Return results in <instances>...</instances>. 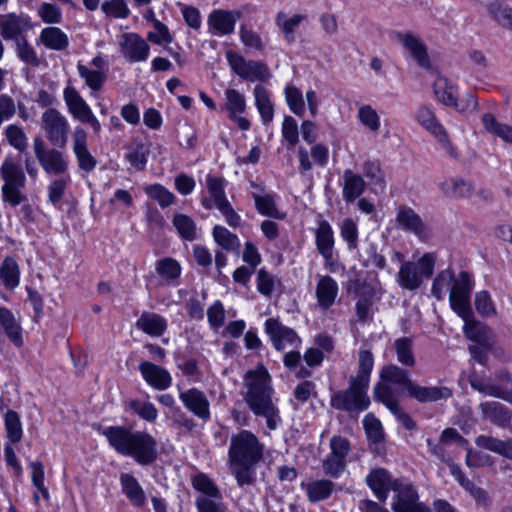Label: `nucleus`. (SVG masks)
<instances>
[{
	"label": "nucleus",
	"mask_w": 512,
	"mask_h": 512,
	"mask_svg": "<svg viewBox=\"0 0 512 512\" xmlns=\"http://www.w3.org/2000/svg\"><path fill=\"white\" fill-rule=\"evenodd\" d=\"M241 17V12L236 10H213L207 18L208 32L213 36L230 35L235 30V25Z\"/></svg>",
	"instance_id": "20"
},
{
	"label": "nucleus",
	"mask_w": 512,
	"mask_h": 512,
	"mask_svg": "<svg viewBox=\"0 0 512 512\" xmlns=\"http://www.w3.org/2000/svg\"><path fill=\"white\" fill-rule=\"evenodd\" d=\"M475 443L478 447L512 459V438L503 441L491 436L480 435L476 438Z\"/></svg>",
	"instance_id": "44"
},
{
	"label": "nucleus",
	"mask_w": 512,
	"mask_h": 512,
	"mask_svg": "<svg viewBox=\"0 0 512 512\" xmlns=\"http://www.w3.org/2000/svg\"><path fill=\"white\" fill-rule=\"evenodd\" d=\"M284 93L289 109L295 115L303 116L306 111V107L301 90L294 85H287Z\"/></svg>",
	"instance_id": "56"
},
{
	"label": "nucleus",
	"mask_w": 512,
	"mask_h": 512,
	"mask_svg": "<svg viewBox=\"0 0 512 512\" xmlns=\"http://www.w3.org/2000/svg\"><path fill=\"white\" fill-rule=\"evenodd\" d=\"M435 256L425 253L417 262L406 261L402 263L397 274L399 285L407 290L418 289L423 278H429L434 271Z\"/></svg>",
	"instance_id": "7"
},
{
	"label": "nucleus",
	"mask_w": 512,
	"mask_h": 512,
	"mask_svg": "<svg viewBox=\"0 0 512 512\" xmlns=\"http://www.w3.org/2000/svg\"><path fill=\"white\" fill-rule=\"evenodd\" d=\"M172 223L182 239L194 241L199 237L196 223L190 216L181 213L175 214Z\"/></svg>",
	"instance_id": "47"
},
{
	"label": "nucleus",
	"mask_w": 512,
	"mask_h": 512,
	"mask_svg": "<svg viewBox=\"0 0 512 512\" xmlns=\"http://www.w3.org/2000/svg\"><path fill=\"white\" fill-rule=\"evenodd\" d=\"M139 371L144 380L156 390H166L172 384L171 374L165 368L152 362H141Z\"/></svg>",
	"instance_id": "28"
},
{
	"label": "nucleus",
	"mask_w": 512,
	"mask_h": 512,
	"mask_svg": "<svg viewBox=\"0 0 512 512\" xmlns=\"http://www.w3.org/2000/svg\"><path fill=\"white\" fill-rule=\"evenodd\" d=\"M489 13L502 27L512 30V8L493 3L489 6Z\"/></svg>",
	"instance_id": "64"
},
{
	"label": "nucleus",
	"mask_w": 512,
	"mask_h": 512,
	"mask_svg": "<svg viewBox=\"0 0 512 512\" xmlns=\"http://www.w3.org/2000/svg\"><path fill=\"white\" fill-rule=\"evenodd\" d=\"M48 175H64L69 169V160L63 152L51 148L47 154L38 161Z\"/></svg>",
	"instance_id": "32"
},
{
	"label": "nucleus",
	"mask_w": 512,
	"mask_h": 512,
	"mask_svg": "<svg viewBox=\"0 0 512 512\" xmlns=\"http://www.w3.org/2000/svg\"><path fill=\"white\" fill-rule=\"evenodd\" d=\"M39 41L46 48L63 51L69 46L68 36L58 27L50 26L42 29Z\"/></svg>",
	"instance_id": "38"
},
{
	"label": "nucleus",
	"mask_w": 512,
	"mask_h": 512,
	"mask_svg": "<svg viewBox=\"0 0 512 512\" xmlns=\"http://www.w3.org/2000/svg\"><path fill=\"white\" fill-rule=\"evenodd\" d=\"M473 289L471 275L466 271H461L457 276L450 269L439 272L432 284V294L438 300H443L449 293V302L452 310L455 312L462 303L468 304Z\"/></svg>",
	"instance_id": "5"
},
{
	"label": "nucleus",
	"mask_w": 512,
	"mask_h": 512,
	"mask_svg": "<svg viewBox=\"0 0 512 512\" xmlns=\"http://www.w3.org/2000/svg\"><path fill=\"white\" fill-rule=\"evenodd\" d=\"M469 383L471 387L488 396L496 397V398H507V396L498 390L497 385L493 384L490 379L480 377L476 374H473L469 378Z\"/></svg>",
	"instance_id": "58"
},
{
	"label": "nucleus",
	"mask_w": 512,
	"mask_h": 512,
	"mask_svg": "<svg viewBox=\"0 0 512 512\" xmlns=\"http://www.w3.org/2000/svg\"><path fill=\"white\" fill-rule=\"evenodd\" d=\"M5 136L8 143L19 152H24L27 149L28 139L20 126L8 125L5 129Z\"/></svg>",
	"instance_id": "62"
},
{
	"label": "nucleus",
	"mask_w": 512,
	"mask_h": 512,
	"mask_svg": "<svg viewBox=\"0 0 512 512\" xmlns=\"http://www.w3.org/2000/svg\"><path fill=\"white\" fill-rule=\"evenodd\" d=\"M239 37L242 44L249 50L263 51L265 49V44L261 36L245 25L240 26Z\"/></svg>",
	"instance_id": "63"
},
{
	"label": "nucleus",
	"mask_w": 512,
	"mask_h": 512,
	"mask_svg": "<svg viewBox=\"0 0 512 512\" xmlns=\"http://www.w3.org/2000/svg\"><path fill=\"white\" fill-rule=\"evenodd\" d=\"M393 37L395 41L403 45L420 67L425 69L430 67L427 46L419 36L410 31H397L394 32Z\"/></svg>",
	"instance_id": "22"
},
{
	"label": "nucleus",
	"mask_w": 512,
	"mask_h": 512,
	"mask_svg": "<svg viewBox=\"0 0 512 512\" xmlns=\"http://www.w3.org/2000/svg\"><path fill=\"white\" fill-rule=\"evenodd\" d=\"M357 119L361 125L372 133H377L380 129V117L371 105H361L358 109Z\"/></svg>",
	"instance_id": "55"
},
{
	"label": "nucleus",
	"mask_w": 512,
	"mask_h": 512,
	"mask_svg": "<svg viewBox=\"0 0 512 512\" xmlns=\"http://www.w3.org/2000/svg\"><path fill=\"white\" fill-rule=\"evenodd\" d=\"M396 223L403 231L414 234L420 241H428L432 237L431 228L420 215L408 206H400L397 210Z\"/></svg>",
	"instance_id": "14"
},
{
	"label": "nucleus",
	"mask_w": 512,
	"mask_h": 512,
	"mask_svg": "<svg viewBox=\"0 0 512 512\" xmlns=\"http://www.w3.org/2000/svg\"><path fill=\"white\" fill-rule=\"evenodd\" d=\"M439 187L446 197L452 199L468 198L474 191L472 183L460 177L446 178L439 184Z\"/></svg>",
	"instance_id": "33"
},
{
	"label": "nucleus",
	"mask_w": 512,
	"mask_h": 512,
	"mask_svg": "<svg viewBox=\"0 0 512 512\" xmlns=\"http://www.w3.org/2000/svg\"><path fill=\"white\" fill-rule=\"evenodd\" d=\"M374 395L377 401L383 403L395 415L405 429L413 430L416 428V422L409 414L403 411L389 386L377 384L374 387Z\"/></svg>",
	"instance_id": "21"
},
{
	"label": "nucleus",
	"mask_w": 512,
	"mask_h": 512,
	"mask_svg": "<svg viewBox=\"0 0 512 512\" xmlns=\"http://www.w3.org/2000/svg\"><path fill=\"white\" fill-rule=\"evenodd\" d=\"M215 243L226 252L239 254L241 243L238 236L222 225H215L212 230Z\"/></svg>",
	"instance_id": "41"
},
{
	"label": "nucleus",
	"mask_w": 512,
	"mask_h": 512,
	"mask_svg": "<svg viewBox=\"0 0 512 512\" xmlns=\"http://www.w3.org/2000/svg\"><path fill=\"white\" fill-rule=\"evenodd\" d=\"M480 408L484 417L498 426H505L511 421L510 410L500 402H485L480 405Z\"/></svg>",
	"instance_id": "39"
},
{
	"label": "nucleus",
	"mask_w": 512,
	"mask_h": 512,
	"mask_svg": "<svg viewBox=\"0 0 512 512\" xmlns=\"http://www.w3.org/2000/svg\"><path fill=\"white\" fill-rule=\"evenodd\" d=\"M225 57L231 71L241 79L249 82H265L271 78V72L267 64L258 60H247L235 50L229 49Z\"/></svg>",
	"instance_id": "8"
},
{
	"label": "nucleus",
	"mask_w": 512,
	"mask_h": 512,
	"mask_svg": "<svg viewBox=\"0 0 512 512\" xmlns=\"http://www.w3.org/2000/svg\"><path fill=\"white\" fill-rule=\"evenodd\" d=\"M455 313L464 321L463 331L469 340L487 344L489 329L483 323L475 320L470 301L465 305L460 301Z\"/></svg>",
	"instance_id": "18"
},
{
	"label": "nucleus",
	"mask_w": 512,
	"mask_h": 512,
	"mask_svg": "<svg viewBox=\"0 0 512 512\" xmlns=\"http://www.w3.org/2000/svg\"><path fill=\"white\" fill-rule=\"evenodd\" d=\"M0 279L7 289H14L20 282V269L16 260L6 257L0 267Z\"/></svg>",
	"instance_id": "46"
},
{
	"label": "nucleus",
	"mask_w": 512,
	"mask_h": 512,
	"mask_svg": "<svg viewBox=\"0 0 512 512\" xmlns=\"http://www.w3.org/2000/svg\"><path fill=\"white\" fill-rule=\"evenodd\" d=\"M392 509L394 512H426V508L419 502V495L414 485L404 479L394 484Z\"/></svg>",
	"instance_id": "11"
},
{
	"label": "nucleus",
	"mask_w": 512,
	"mask_h": 512,
	"mask_svg": "<svg viewBox=\"0 0 512 512\" xmlns=\"http://www.w3.org/2000/svg\"><path fill=\"white\" fill-rule=\"evenodd\" d=\"M0 177L3 180L1 194L4 202L17 207L27 201L24 193L27 178L20 163L12 157H6L0 167Z\"/></svg>",
	"instance_id": "6"
},
{
	"label": "nucleus",
	"mask_w": 512,
	"mask_h": 512,
	"mask_svg": "<svg viewBox=\"0 0 512 512\" xmlns=\"http://www.w3.org/2000/svg\"><path fill=\"white\" fill-rule=\"evenodd\" d=\"M149 155L148 148L141 142H134L128 147L126 160L136 169L143 170Z\"/></svg>",
	"instance_id": "54"
},
{
	"label": "nucleus",
	"mask_w": 512,
	"mask_h": 512,
	"mask_svg": "<svg viewBox=\"0 0 512 512\" xmlns=\"http://www.w3.org/2000/svg\"><path fill=\"white\" fill-rule=\"evenodd\" d=\"M125 406L147 422H154L158 417V410L151 402L131 399L125 402Z\"/></svg>",
	"instance_id": "51"
},
{
	"label": "nucleus",
	"mask_w": 512,
	"mask_h": 512,
	"mask_svg": "<svg viewBox=\"0 0 512 512\" xmlns=\"http://www.w3.org/2000/svg\"><path fill=\"white\" fill-rule=\"evenodd\" d=\"M434 93L441 103L446 106L454 107L459 111H465L469 108L474 110L477 107V101L473 95H468L467 104L465 106H460L457 103L456 88L449 84L444 78H439L435 81Z\"/></svg>",
	"instance_id": "27"
},
{
	"label": "nucleus",
	"mask_w": 512,
	"mask_h": 512,
	"mask_svg": "<svg viewBox=\"0 0 512 512\" xmlns=\"http://www.w3.org/2000/svg\"><path fill=\"white\" fill-rule=\"evenodd\" d=\"M46 138L55 147L64 148L70 130L67 118L57 109L49 108L41 116Z\"/></svg>",
	"instance_id": "10"
},
{
	"label": "nucleus",
	"mask_w": 512,
	"mask_h": 512,
	"mask_svg": "<svg viewBox=\"0 0 512 512\" xmlns=\"http://www.w3.org/2000/svg\"><path fill=\"white\" fill-rule=\"evenodd\" d=\"M135 325L139 330L152 337L162 336L168 326L166 319L154 312H143Z\"/></svg>",
	"instance_id": "34"
},
{
	"label": "nucleus",
	"mask_w": 512,
	"mask_h": 512,
	"mask_svg": "<svg viewBox=\"0 0 512 512\" xmlns=\"http://www.w3.org/2000/svg\"><path fill=\"white\" fill-rule=\"evenodd\" d=\"M334 488L333 482L326 479L315 480L307 484L308 498L313 501H321L328 498Z\"/></svg>",
	"instance_id": "52"
},
{
	"label": "nucleus",
	"mask_w": 512,
	"mask_h": 512,
	"mask_svg": "<svg viewBox=\"0 0 512 512\" xmlns=\"http://www.w3.org/2000/svg\"><path fill=\"white\" fill-rule=\"evenodd\" d=\"M121 54L132 63L144 62L148 59L150 46L139 34L128 32L120 36Z\"/></svg>",
	"instance_id": "19"
},
{
	"label": "nucleus",
	"mask_w": 512,
	"mask_h": 512,
	"mask_svg": "<svg viewBox=\"0 0 512 512\" xmlns=\"http://www.w3.org/2000/svg\"><path fill=\"white\" fill-rule=\"evenodd\" d=\"M255 105L261 116L262 122L268 125L274 117V106L268 90L263 85H256L253 90Z\"/></svg>",
	"instance_id": "40"
},
{
	"label": "nucleus",
	"mask_w": 512,
	"mask_h": 512,
	"mask_svg": "<svg viewBox=\"0 0 512 512\" xmlns=\"http://www.w3.org/2000/svg\"><path fill=\"white\" fill-rule=\"evenodd\" d=\"M265 331L278 351L288 347H297L301 343L298 334L290 327L283 325L278 319L268 318L265 321Z\"/></svg>",
	"instance_id": "15"
},
{
	"label": "nucleus",
	"mask_w": 512,
	"mask_h": 512,
	"mask_svg": "<svg viewBox=\"0 0 512 512\" xmlns=\"http://www.w3.org/2000/svg\"><path fill=\"white\" fill-rule=\"evenodd\" d=\"M63 98L73 118L83 124L90 125L94 134L98 136L102 129L101 124L78 90L71 85L66 86L63 91Z\"/></svg>",
	"instance_id": "9"
},
{
	"label": "nucleus",
	"mask_w": 512,
	"mask_h": 512,
	"mask_svg": "<svg viewBox=\"0 0 512 512\" xmlns=\"http://www.w3.org/2000/svg\"><path fill=\"white\" fill-rule=\"evenodd\" d=\"M15 45L17 56L21 61L31 67H38L40 65V58L26 37L19 39V41L15 42Z\"/></svg>",
	"instance_id": "61"
},
{
	"label": "nucleus",
	"mask_w": 512,
	"mask_h": 512,
	"mask_svg": "<svg viewBox=\"0 0 512 512\" xmlns=\"http://www.w3.org/2000/svg\"><path fill=\"white\" fill-rule=\"evenodd\" d=\"M120 484L123 493L130 502L137 508L142 507L146 501V496L137 479L129 473H123L120 475Z\"/></svg>",
	"instance_id": "37"
},
{
	"label": "nucleus",
	"mask_w": 512,
	"mask_h": 512,
	"mask_svg": "<svg viewBox=\"0 0 512 512\" xmlns=\"http://www.w3.org/2000/svg\"><path fill=\"white\" fill-rule=\"evenodd\" d=\"M314 235L316 248L318 253L324 259L325 268L331 272L335 271L333 258L335 238L333 229L329 222L326 220H320L317 228L315 229Z\"/></svg>",
	"instance_id": "17"
},
{
	"label": "nucleus",
	"mask_w": 512,
	"mask_h": 512,
	"mask_svg": "<svg viewBox=\"0 0 512 512\" xmlns=\"http://www.w3.org/2000/svg\"><path fill=\"white\" fill-rule=\"evenodd\" d=\"M452 395V389L447 386H422L415 381L410 384V389L407 393L409 398H412L419 403H431L442 400L446 401L451 398Z\"/></svg>",
	"instance_id": "25"
},
{
	"label": "nucleus",
	"mask_w": 512,
	"mask_h": 512,
	"mask_svg": "<svg viewBox=\"0 0 512 512\" xmlns=\"http://www.w3.org/2000/svg\"><path fill=\"white\" fill-rule=\"evenodd\" d=\"M206 184L210 198L213 199L214 206L223 215L226 223L232 228L239 227L241 224V217L226 198L223 180L221 178L208 175L206 178Z\"/></svg>",
	"instance_id": "12"
},
{
	"label": "nucleus",
	"mask_w": 512,
	"mask_h": 512,
	"mask_svg": "<svg viewBox=\"0 0 512 512\" xmlns=\"http://www.w3.org/2000/svg\"><path fill=\"white\" fill-rule=\"evenodd\" d=\"M416 118L418 123L438 140L451 158L456 159L458 157L457 149L449 141L445 128L439 123L430 108L426 106L420 107Z\"/></svg>",
	"instance_id": "13"
},
{
	"label": "nucleus",
	"mask_w": 512,
	"mask_h": 512,
	"mask_svg": "<svg viewBox=\"0 0 512 512\" xmlns=\"http://www.w3.org/2000/svg\"><path fill=\"white\" fill-rule=\"evenodd\" d=\"M338 291V284L331 276H319L315 289L318 307L321 310L330 309L335 303Z\"/></svg>",
	"instance_id": "30"
},
{
	"label": "nucleus",
	"mask_w": 512,
	"mask_h": 512,
	"mask_svg": "<svg viewBox=\"0 0 512 512\" xmlns=\"http://www.w3.org/2000/svg\"><path fill=\"white\" fill-rule=\"evenodd\" d=\"M270 382V375L262 366L247 371L244 376V400L255 416L266 420L269 430H275L281 422V417L272 399L273 388Z\"/></svg>",
	"instance_id": "3"
},
{
	"label": "nucleus",
	"mask_w": 512,
	"mask_h": 512,
	"mask_svg": "<svg viewBox=\"0 0 512 512\" xmlns=\"http://www.w3.org/2000/svg\"><path fill=\"white\" fill-rule=\"evenodd\" d=\"M365 481L379 502L384 503L387 500L389 490L393 491L394 484L399 479L393 478L384 468H376L366 476Z\"/></svg>",
	"instance_id": "26"
},
{
	"label": "nucleus",
	"mask_w": 512,
	"mask_h": 512,
	"mask_svg": "<svg viewBox=\"0 0 512 512\" xmlns=\"http://www.w3.org/2000/svg\"><path fill=\"white\" fill-rule=\"evenodd\" d=\"M179 399L184 407L200 420L207 422L210 419V402L203 391L198 388H190L181 391Z\"/></svg>",
	"instance_id": "24"
},
{
	"label": "nucleus",
	"mask_w": 512,
	"mask_h": 512,
	"mask_svg": "<svg viewBox=\"0 0 512 512\" xmlns=\"http://www.w3.org/2000/svg\"><path fill=\"white\" fill-rule=\"evenodd\" d=\"M77 71L92 92H98L103 88L107 79L106 71L94 70L81 62L77 63Z\"/></svg>",
	"instance_id": "45"
},
{
	"label": "nucleus",
	"mask_w": 512,
	"mask_h": 512,
	"mask_svg": "<svg viewBox=\"0 0 512 512\" xmlns=\"http://www.w3.org/2000/svg\"><path fill=\"white\" fill-rule=\"evenodd\" d=\"M373 366L374 357L371 351L360 350L357 374L349 378V387L347 389L337 391L332 395L330 400L331 406L350 414H358L366 410L370 405L367 391Z\"/></svg>",
	"instance_id": "4"
},
{
	"label": "nucleus",
	"mask_w": 512,
	"mask_h": 512,
	"mask_svg": "<svg viewBox=\"0 0 512 512\" xmlns=\"http://www.w3.org/2000/svg\"><path fill=\"white\" fill-rule=\"evenodd\" d=\"M380 378L384 383L402 387L406 394L410 389V384L413 383V380L410 378V374L407 370L393 364L384 366L381 369ZM379 384L382 385L381 383ZM383 385L387 386L386 384Z\"/></svg>",
	"instance_id": "35"
},
{
	"label": "nucleus",
	"mask_w": 512,
	"mask_h": 512,
	"mask_svg": "<svg viewBox=\"0 0 512 512\" xmlns=\"http://www.w3.org/2000/svg\"><path fill=\"white\" fill-rule=\"evenodd\" d=\"M101 434L118 454L133 458L139 465L148 466L157 459V440L148 432L125 426H108Z\"/></svg>",
	"instance_id": "2"
},
{
	"label": "nucleus",
	"mask_w": 512,
	"mask_h": 512,
	"mask_svg": "<svg viewBox=\"0 0 512 512\" xmlns=\"http://www.w3.org/2000/svg\"><path fill=\"white\" fill-rule=\"evenodd\" d=\"M1 328L15 347L21 348L23 346L24 338L21 323L13 312L5 306H0V329Z\"/></svg>",
	"instance_id": "29"
},
{
	"label": "nucleus",
	"mask_w": 512,
	"mask_h": 512,
	"mask_svg": "<svg viewBox=\"0 0 512 512\" xmlns=\"http://www.w3.org/2000/svg\"><path fill=\"white\" fill-rule=\"evenodd\" d=\"M393 346L399 363L406 367H413L415 365L416 361L413 353V340L411 338H398L394 341Z\"/></svg>",
	"instance_id": "50"
},
{
	"label": "nucleus",
	"mask_w": 512,
	"mask_h": 512,
	"mask_svg": "<svg viewBox=\"0 0 512 512\" xmlns=\"http://www.w3.org/2000/svg\"><path fill=\"white\" fill-rule=\"evenodd\" d=\"M72 149L78 166L85 172H91L97 165L96 158L88 149V134L84 128L77 126L72 135Z\"/></svg>",
	"instance_id": "23"
},
{
	"label": "nucleus",
	"mask_w": 512,
	"mask_h": 512,
	"mask_svg": "<svg viewBox=\"0 0 512 512\" xmlns=\"http://www.w3.org/2000/svg\"><path fill=\"white\" fill-rule=\"evenodd\" d=\"M482 124L485 130L500 138L502 141L512 144V126L499 122L492 113H485L482 115Z\"/></svg>",
	"instance_id": "42"
},
{
	"label": "nucleus",
	"mask_w": 512,
	"mask_h": 512,
	"mask_svg": "<svg viewBox=\"0 0 512 512\" xmlns=\"http://www.w3.org/2000/svg\"><path fill=\"white\" fill-rule=\"evenodd\" d=\"M265 445L250 430L241 429L230 436L227 464L239 486L255 481L256 466L263 460Z\"/></svg>",
	"instance_id": "1"
},
{
	"label": "nucleus",
	"mask_w": 512,
	"mask_h": 512,
	"mask_svg": "<svg viewBox=\"0 0 512 512\" xmlns=\"http://www.w3.org/2000/svg\"><path fill=\"white\" fill-rule=\"evenodd\" d=\"M252 196L255 201V207L260 214L275 219L285 218V213L280 212L276 207L274 194H266L261 196L259 194L253 193Z\"/></svg>",
	"instance_id": "49"
},
{
	"label": "nucleus",
	"mask_w": 512,
	"mask_h": 512,
	"mask_svg": "<svg viewBox=\"0 0 512 512\" xmlns=\"http://www.w3.org/2000/svg\"><path fill=\"white\" fill-rule=\"evenodd\" d=\"M225 108L229 112V117L243 114L246 110L245 97L235 89H227L225 91Z\"/></svg>",
	"instance_id": "59"
},
{
	"label": "nucleus",
	"mask_w": 512,
	"mask_h": 512,
	"mask_svg": "<svg viewBox=\"0 0 512 512\" xmlns=\"http://www.w3.org/2000/svg\"><path fill=\"white\" fill-rule=\"evenodd\" d=\"M33 28L30 17L25 14L9 13L0 15V34L4 40L25 38V33Z\"/></svg>",
	"instance_id": "16"
},
{
	"label": "nucleus",
	"mask_w": 512,
	"mask_h": 512,
	"mask_svg": "<svg viewBox=\"0 0 512 512\" xmlns=\"http://www.w3.org/2000/svg\"><path fill=\"white\" fill-rule=\"evenodd\" d=\"M362 172L373 191L377 192L385 189L384 175L377 161H365L362 165Z\"/></svg>",
	"instance_id": "48"
},
{
	"label": "nucleus",
	"mask_w": 512,
	"mask_h": 512,
	"mask_svg": "<svg viewBox=\"0 0 512 512\" xmlns=\"http://www.w3.org/2000/svg\"><path fill=\"white\" fill-rule=\"evenodd\" d=\"M340 236L347 243L350 251L358 249L359 231L352 218H345L340 226Z\"/></svg>",
	"instance_id": "60"
},
{
	"label": "nucleus",
	"mask_w": 512,
	"mask_h": 512,
	"mask_svg": "<svg viewBox=\"0 0 512 512\" xmlns=\"http://www.w3.org/2000/svg\"><path fill=\"white\" fill-rule=\"evenodd\" d=\"M342 178V197L346 203H352L364 193L366 182L361 175L351 169H346Z\"/></svg>",
	"instance_id": "31"
},
{
	"label": "nucleus",
	"mask_w": 512,
	"mask_h": 512,
	"mask_svg": "<svg viewBox=\"0 0 512 512\" xmlns=\"http://www.w3.org/2000/svg\"><path fill=\"white\" fill-rule=\"evenodd\" d=\"M308 17L304 14H294L291 17H287L284 12H279L276 16V24L284 34V38L288 43H292L295 40L294 33L301 23L307 21Z\"/></svg>",
	"instance_id": "43"
},
{
	"label": "nucleus",
	"mask_w": 512,
	"mask_h": 512,
	"mask_svg": "<svg viewBox=\"0 0 512 512\" xmlns=\"http://www.w3.org/2000/svg\"><path fill=\"white\" fill-rule=\"evenodd\" d=\"M155 271L162 285H171L180 277L182 268L176 259L164 257L156 261Z\"/></svg>",
	"instance_id": "36"
},
{
	"label": "nucleus",
	"mask_w": 512,
	"mask_h": 512,
	"mask_svg": "<svg viewBox=\"0 0 512 512\" xmlns=\"http://www.w3.org/2000/svg\"><path fill=\"white\" fill-rule=\"evenodd\" d=\"M4 423L7 438L10 440V442H20L22 439L23 430L19 414L14 410L8 409L5 413Z\"/></svg>",
	"instance_id": "53"
},
{
	"label": "nucleus",
	"mask_w": 512,
	"mask_h": 512,
	"mask_svg": "<svg viewBox=\"0 0 512 512\" xmlns=\"http://www.w3.org/2000/svg\"><path fill=\"white\" fill-rule=\"evenodd\" d=\"M143 190L148 197L157 201L162 208L171 206L175 201L174 194L161 184L147 185Z\"/></svg>",
	"instance_id": "57"
}]
</instances>
